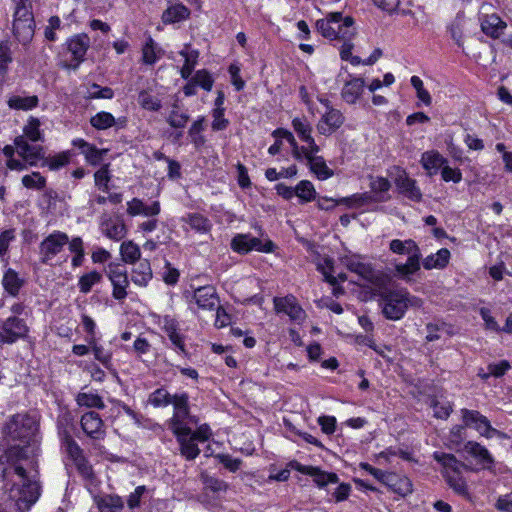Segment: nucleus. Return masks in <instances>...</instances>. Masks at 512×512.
I'll use <instances>...</instances> for the list:
<instances>
[{
    "instance_id": "1",
    "label": "nucleus",
    "mask_w": 512,
    "mask_h": 512,
    "mask_svg": "<svg viewBox=\"0 0 512 512\" xmlns=\"http://www.w3.org/2000/svg\"><path fill=\"white\" fill-rule=\"evenodd\" d=\"M37 432L38 421L35 416L27 412L10 416L2 428L4 438L14 444L6 452L7 459L12 462L11 466L9 468L0 466V471L5 479L11 473L19 478L18 486L13 487L9 494L19 512L28 511L40 495V486L36 480L37 472L29 475L27 469L18 463L23 460L33 466V458L38 450Z\"/></svg>"
},
{
    "instance_id": "2",
    "label": "nucleus",
    "mask_w": 512,
    "mask_h": 512,
    "mask_svg": "<svg viewBox=\"0 0 512 512\" xmlns=\"http://www.w3.org/2000/svg\"><path fill=\"white\" fill-rule=\"evenodd\" d=\"M354 272L372 284L371 296H379L382 313L389 320H400L409 307L420 308L423 305L422 299L410 294L406 288L386 287L384 276L369 264L354 261Z\"/></svg>"
},
{
    "instance_id": "3",
    "label": "nucleus",
    "mask_w": 512,
    "mask_h": 512,
    "mask_svg": "<svg viewBox=\"0 0 512 512\" xmlns=\"http://www.w3.org/2000/svg\"><path fill=\"white\" fill-rule=\"evenodd\" d=\"M317 30L325 38L343 42L340 56L344 61H350L352 57V17H343L341 12H333L316 22Z\"/></svg>"
},
{
    "instance_id": "4",
    "label": "nucleus",
    "mask_w": 512,
    "mask_h": 512,
    "mask_svg": "<svg viewBox=\"0 0 512 512\" xmlns=\"http://www.w3.org/2000/svg\"><path fill=\"white\" fill-rule=\"evenodd\" d=\"M433 457L442 465V473L449 487L458 495L468 497V487L462 475L466 465L453 454L435 452Z\"/></svg>"
},
{
    "instance_id": "5",
    "label": "nucleus",
    "mask_w": 512,
    "mask_h": 512,
    "mask_svg": "<svg viewBox=\"0 0 512 512\" xmlns=\"http://www.w3.org/2000/svg\"><path fill=\"white\" fill-rule=\"evenodd\" d=\"M198 425V419L189 410V396L180 393L175 399L173 416L169 420V429L178 437L191 435L193 429Z\"/></svg>"
},
{
    "instance_id": "6",
    "label": "nucleus",
    "mask_w": 512,
    "mask_h": 512,
    "mask_svg": "<svg viewBox=\"0 0 512 512\" xmlns=\"http://www.w3.org/2000/svg\"><path fill=\"white\" fill-rule=\"evenodd\" d=\"M34 19L32 12L25 4H17L14 13L13 33L23 45H27L34 36Z\"/></svg>"
},
{
    "instance_id": "7",
    "label": "nucleus",
    "mask_w": 512,
    "mask_h": 512,
    "mask_svg": "<svg viewBox=\"0 0 512 512\" xmlns=\"http://www.w3.org/2000/svg\"><path fill=\"white\" fill-rule=\"evenodd\" d=\"M29 326L25 319L9 316L0 323V344L11 345L19 340H25L29 335Z\"/></svg>"
},
{
    "instance_id": "8",
    "label": "nucleus",
    "mask_w": 512,
    "mask_h": 512,
    "mask_svg": "<svg viewBox=\"0 0 512 512\" xmlns=\"http://www.w3.org/2000/svg\"><path fill=\"white\" fill-rule=\"evenodd\" d=\"M462 421L466 427L475 429L481 436L506 438V434L492 427L488 418L477 410L461 409Z\"/></svg>"
},
{
    "instance_id": "9",
    "label": "nucleus",
    "mask_w": 512,
    "mask_h": 512,
    "mask_svg": "<svg viewBox=\"0 0 512 512\" xmlns=\"http://www.w3.org/2000/svg\"><path fill=\"white\" fill-rule=\"evenodd\" d=\"M106 275L113 287L112 296L116 300H124L128 295L127 288L129 286L126 268L120 263L111 262L107 266Z\"/></svg>"
},
{
    "instance_id": "10",
    "label": "nucleus",
    "mask_w": 512,
    "mask_h": 512,
    "mask_svg": "<svg viewBox=\"0 0 512 512\" xmlns=\"http://www.w3.org/2000/svg\"><path fill=\"white\" fill-rule=\"evenodd\" d=\"M66 244H68V235L66 233L60 231L51 233L39 246L42 262H49L60 253Z\"/></svg>"
},
{
    "instance_id": "11",
    "label": "nucleus",
    "mask_w": 512,
    "mask_h": 512,
    "mask_svg": "<svg viewBox=\"0 0 512 512\" xmlns=\"http://www.w3.org/2000/svg\"><path fill=\"white\" fill-rule=\"evenodd\" d=\"M231 247L234 251L244 254L252 250L271 252L274 244L271 241H267L263 244L260 239L249 234H238L232 239Z\"/></svg>"
},
{
    "instance_id": "12",
    "label": "nucleus",
    "mask_w": 512,
    "mask_h": 512,
    "mask_svg": "<svg viewBox=\"0 0 512 512\" xmlns=\"http://www.w3.org/2000/svg\"><path fill=\"white\" fill-rule=\"evenodd\" d=\"M17 155L24 159L29 166H37L44 159V148L41 145L29 144L24 136H18L14 140Z\"/></svg>"
},
{
    "instance_id": "13",
    "label": "nucleus",
    "mask_w": 512,
    "mask_h": 512,
    "mask_svg": "<svg viewBox=\"0 0 512 512\" xmlns=\"http://www.w3.org/2000/svg\"><path fill=\"white\" fill-rule=\"evenodd\" d=\"M192 300L198 309L203 311H214L220 303L216 288L212 285L196 288L193 291Z\"/></svg>"
},
{
    "instance_id": "14",
    "label": "nucleus",
    "mask_w": 512,
    "mask_h": 512,
    "mask_svg": "<svg viewBox=\"0 0 512 512\" xmlns=\"http://www.w3.org/2000/svg\"><path fill=\"white\" fill-rule=\"evenodd\" d=\"M81 428L92 439L101 440L106 435L103 420L94 411L87 412L81 416Z\"/></svg>"
},
{
    "instance_id": "15",
    "label": "nucleus",
    "mask_w": 512,
    "mask_h": 512,
    "mask_svg": "<svg viewBox=\"0 0 512 512\" xmlns=\"http://www.w3.org/2000/svg\"><path fill=\"white\" fill-rule=\"evenodd\" d=\"M273 302L276 312L288 315L291 320L300 321L305 316L304 310L292 295L286 297H275Z\"/></svg>"
},
{
    "instance_id": "16",
    "label": "nucleus",
    "mask_w": 512,
    "mask_h": 512,
    "mask_svg": "<svg viewBox=\"0 0 512 512\" xmlns=\"http://www.w3.org/2000/svg\"><path fill=\"white\" fill-rule=\"evenodd\" d=\"M480 25L482 32L493 39L500 38L507 27L506 22L495 13L482 16Z\"/></svg>"
},
{
    "instance_id": "17",
    "label": "nucleus",
    "mask_w": 512,
    "mask_h": 512,
    "mask_svg": "<svg viewBox=\"0 0 512 512\" xmlns=\"http://www.w3.org/2000/svg\"><path fill=\"white\" fill-rule=\"evenodd\" d=\"M90 47V38L87 34H77L67 41V49L72 54L73 59L76 61L74 68L84 61V57L88 48Z\"/></svg>"
},
{
    "instance_id": "18",
    "label": "nucleus",
    "mask_w": 512,
    "mask_h": 512,
    "mask_svg": "<svg viewBox=\"0 0 512 512\" xmlns=\"http://www.w3.org/2000/svg\"><path fill=\"white\" fill-rule=\"evenodd\" d=\"M161 211L159 201H153L151 204H145L139 198H133L127 202V214L130 216L142 215L145 217H155Z\"/></svg>"
},
{
    "instance_id": "19",
    "label": "nucleus",
    "mask_w": 512,
    "mask_h": 512,
    "mask_svg": "<svg viewBox=\"0 0 512 512\" xmlns=\"http://www.w3.org/2000/svg\"><path fill=\"white\" fill-rule=\"evenodd\" d=\"M102 233L111 240L120 241L127 233L124 222L120 219L104 217L100 223Z\"/></svg>"
},
{
    "instance_id": "20",
    "label": "nucleus",
    "mask_w": 512,
    "mask_h": 512,
    "mask_svg": "<svg viewBox=\"0 0 512 512\" xmlns=\"http://www.w3.org/2000/svg\"><path fill=\"white\" fill-rule=\"evenodd\" d=\"M395 184L399 192L410 200L419 202L422 199V193L417 187L416 181L409 178L405 172L396 177Z\"/></svg>"
},
{
    "instance_id": "21",
    "label": "nucleus",
    "mask_w": 512,
    "mask_h": 512,
    "mask_svg": "<svg viewBox=\"0 0 512 512\" xmlns=\"http://www.w3.org/2000/svg\"><path fill=\"white\" fill-rule=\"evenodd\" d=\"M343 124V116L340 111L330 109L327 111L319 121L317 129L320 134L329 135L333 133Z\"/></svg>"
},
{
    "instance_id": "22",
    "label": "nucleus",
    "mask_w": 512,
    "mask_h": 512,
    "mask_svg": "<svg viewBox=\"0 0 512 512\" xmlns=\"http://www.w3.org/2000/svg\"><path fill=\"white\" fill-rule=\"evenodd\" d=\"M73 145L81 150V153L84 154L87 162L91 165L99 164L103 156L108 152L107 149H98L83 139H75Z\"/></svg>"
},
{
    "instance_id": "23",
    "label": "nucleus",
    "mask_w": 512,
    "mask_h": 512,
    "mask_svg": "<svg viewBox=\"0 0 512 512\" xmlns=\"http://www.w3.org/2000/svg\"><path fill=\"white\" fill-rule=\"evenodd\" d=\"M421 253L420 249L409 255L406 263L395 265V276L408 280L410 275H413L420 269Z\"/></svg>"
},
{
    "instance_id": "24",
    "label": "nucleus",
    "mask_w": 512,
    "mask_h": 512,
    "mask_svg": "<svg viewBox=\"0 0 512 512\" xmlns=\"http://www.w3.org/2000/svg\"><path fill=\"white\" fill-rule=\"evenodd\" d=\"M464 450L472 457L477 459L478 462L485 468H490L494 463V459L490 452L486 449V447L478 442L468 441L464 445Z\"/></svg>"
},
{
    "instance_id": "25",
    "label": "nucleus",
    "mask_w": 512,
    "mask_h": 512,
    "mask_svg": "<svg viewBox=\"0 0 512 512\" xmlns=\"http://www.w3.org/2000/svg\"><path fill=\"white\" fill-rule=\"evenodd\" d=\"M297 470L303 474L310 475L313 477L314 482L319 486L323 487L328 483H337L338 477L335 473H326L321 471L317 467L313 466H303L298 464Z\"/></svg>"
},
{
    "instance_id": "26",
    "label": "nucleus",
    "mask_w": 512,
    "mask_h": 512,
    "mask_svg": "<svg viewBox=\"0 0 512 512\" xmlns=\"http://www.w3.org/2000/svg\"><path fill=\"white\" fill-rule=\"evenodd\" d=\"M446 163L447 159L435 150L424 152L421 157L423 168L427 170L428 174L431 176L437 174L438 170Z\"/></svg>"
},
{
    "instance_id": "27",
    "label": "nucleus",
    "mask_w": 512,
    "mask_h": 512,
    "mask_svg": "<svg viewBox=\"0 0 512 512\" xmlns=\"http://www.w3.org/2000/svg\"><path fill=\"white\" fill-rule=\"evenodd\" d=\"M2 284L8 294L17 296L24 284V280L19 277L16 271L9 268L3 275Z\"/></svg>"
},
{
    "instance_id": "28",
    "label": "nucleus",
    "mask_w": 512,
    "mask_h": 512,
    "mask_svg": "<svg viewBox=\"0 0 512 512\" xmlns=\"http://www.w3.org/2000/svg\"><path fill=\"white\" fill-rule=\"evenodd\" d=\"M152 279V270L149 261H141L136 268L132 270L131 280L134 284L144 287Z\"/></svg>"
},
{
    "instance_id": "29",
    "label": "nucleus",
    "mask_w": 512,
    "mask_h": 512,
    "mask_svg": "<svg viewBox=\"0 0 512 512\" xmlns=\"http://www.w3.org/2000/svg\"><path fill=\"white\" fill-rule=\"evenodd\" d=\"M180 446V453L187 460H194L200 453L196 439L192 435L176 438Z\"/></svg>"
},
{
    "instance_id": "30",
    "label": "nucleus",
    "mask_w": 512,
    "mask_h": 512,
    "mask_svg": "<svg viewBox=\"0 0 512 512\" xmlns=\"http://www.w3.org/2000/svg\"><path fill=\"white\" fill-rule=\"evenodd\" d=\"M450 259V251L446 248L438 250L436 254L427 256L423 260V267L427 270L434 268L442 269L446 267Z\"/></svg>"
},
{
    "instance_id": "31",
    "label": "nucleus",
    "mask_w": 512,
    "mask_h": 512,
    "mask_svg": "<svg viewBox=\"0 0 512 512\" xmlns=\"http://www.w3.org/2000/svg\"><path fill=\"white\" fill-rule=\"evenodd\" d=\"M189 15V9L185 5L179 3L168 7L163 12L162 20L164 23H176L187 19Z\"/></svg>"
},
{
    "instance_id": "32",
    "label": "nucleus",
    "mask_w": 512,
    "mask_h": 512,
    "mask_svg": "<svg viewBox=\"0 0 512 512\" xmlns=\"http://www.w3.org/2000/svg\"><path fill=\"white\" fill-rule=\"evenodd\" d=\"M38 103L39 99L36 95H13L8 100L10 108L24 111L37 107Z\"/></svg>"
},
{
    "instance_id": "33",
    "label": "nucleus",
    "mask_w": 512,
    "mask_h": 512,
    "mask_svg": "<svg viewBox=\"0 0 512 512\" xmlns=\"http://www.w3.org/2000/svg\"><path fill=\"white\" fill-rule=\"evenodd\" d=\"M179 395H171L166 389L158 388L149 395L148 402L154 407H166L170 404L174 406L175 399Z\"/></svg>"
},
{
    "instance_id": "34",
    "label": "nucleus",
    "mask_w": 512,
    "mask_h": 512,
    "mask_svg": "<svg viewBox=\"0 0 512 512\" xmlns=\"http://www.w3.org/2000/svg\"><path fill=\"white\" fill-rule=\"evenodd\" d=\"M162 56V51L158 48L152 37H148L142 48V62L146 65L155 64Z\"/></svg>"
},
{
    "instance_id": "35",
    "label": "nucleus",
    "mask_w": 512,
    "mask_h": 512,
    "mask_svg": "<svg viewBox=\"0 0 512 512\" xmlns=\"http://www.w3.org/2000/svg\"><path fill=\"white\" fill-rule=\"evenodd\" d=\"M387 485L392 490L402 496H405L412 492V484L406 477H400L396 474L387 475Z\"/></svg>"
},
{
    "instance_id": "36",
    "label": "nucleus",
    "mask_w": 512,
    "mask_h": 512,
    "mask_svg": "<svg viewBox=\"0 0 512 512\" xmlns=\"http://www.w3.org/2000/svg\"><path fill=\"white\" fill-rule=\"evenodd\" d=\"M180 55L184 57L185 62L181 68V76L184 79H188L197 64L199 52L197 50H188V47L180 51Z\"/></svg>"
},
{
    "instance_id": "37",
    "label": "nucleus",
    "mask_w": 512,
    "mask_h": 512,
    "mask_svg": "<svg viewBox=\"0 0 512 512\" xmlns=\"http://www.w3.org/2000/svg\"><path fill=\"white\" fill-rule=\"evenodd\" d=\"M307 164L311 172H313L320 180H326L333 175V171L326 165L323 157H310Z\"/></svg>"
},
{
    "instance_id": "38",
    "label": "nucleus",
    "mask_w": 512,
    "mask_h": 512,
    "mask_svg": "<svg viewBox=\"0 0 512 512\" xmlns=\"http://www.w3.org/2000/svg\"><path fill=\"white\" fill-rule=\"evenodd\" d=\"M200 479L203 483L204 491L206 492L210 491L214 494H220L226 492L228 489V484L225 481L210 476L205 472L201 473Z\"/></svg>"
},
{
    "instance_id": "39",
    "label": "nucleus",
    "mask_w": 512,
    "mask_h": 512,
    "mask_svg": "<svg viewBox=\"0 0 512 512\" xmlns=\"http://www.w3.org/2000/svg\"><path fill=\"white\" fill-rule=\"evenodd\" d=\"M318 269L322 273L324 280L333 287L334 295L338 296L343 293L342 288L337 286V278L333 275L334 267L331 259H325L323 264L318 265Z\"/></svg>"
},
{
    "instance_id": "40",
    "label": "nucleus",
    "mask_w": 512,
    "mask_h": 512,
    "mask_svg": "<svg viewBox=\"0 0 512 512\" xmlns=\"http://www.w3.org/2000/svg\"><path fill=\"white\" fill-rule=\"evenodd\" d=\"M122 260L128 264H134L141 257L140 248L133 241H124L120 246Z\"/></svg>"
},
{
    "instance_id": "41",
    "label": "nucleus",
    "mask_w": 512,
    "mask_h": 512,
    "mask_svg": "<svg viewBox=\"0 0 512 512\" xmlns=\"http://www.w3.org/2000/svg\"><path fill=\"white\" fill-rule=\"evenodd\" d=\"M76 402L80 407L103 409L105 404L102 398L93 393L82 392L76 396Z\"/></svg>"
},
{
    "instance_id": "42",
    "label": "nucleus",
    "mask_w": 512,
    "mask_h": 512,
    "mask_svg": "<svg viewBox=\"0 0 512 512\" xmlns=\"http://www.w3.org/2000/svg\"><path fill=\"white\" fill-rule=\"evenodd\" d=\"M102 278V274L97 271H91L82 275L78 280L80 292L84 294L89 293L94 285L102 281Z\"/></svg>"
},
{
    "instance_id": "43",
    "label": "nucleus",
    "mask_w": 512,
    "mask_h": 512,
    "mask_svg": "<svg viewBox=\"0 0 512 512\" xmlns=\"http://www.w3.org/2000/svg\"><path fill=\"white\" fill-rule=\"evenodd\" d=\"M123 507L124 502L118 495H109L98 503L100 512H120Z\"/></svg>"
},
{
    "instance_id": "44",
    "label": "nucleus",
    "mask_w": 512,
    "mask_h": 512,
    "mask_svg": "<svg viewBox=\"0 0 512 512\" xmlns=\"http://www.w3.org/2000/svg\"><path fill=\"white\" fill-rule=\"evenodd\" d=\"M184 220L190 225V227L193 230L199 233H207L210 231L211 224L209 220L201 214H189Z\"/></svg>"
},
{
    "instance_id": "45",
    "label": "nucleus",
    "mask_w": 512,
    "mask_h": 512,
    "mask_svg": "<svg viewBox=\"0 0 512 512\" xmlns=\"http://www.w3.org/2000/svg\"><path fill=\"white\" fill-rule=\"evenodd\" d=\"M22 136H24L27 141H42L43 136L40 131V121L37 118L31 117L28 123L24 126Z\"/></svg>"
},
{
    "instance_id": "46",
    "label": "nucleus",
    "mask_w": 512,
    "mask_h": 512,
    "mask_svg": "<svg viewBox=\"0 0 512 512\" xmlns=\"http://www.w3.org/2000/svg\"><path fill=\"white\" fill-rule=\"evenodd\" d=\"M390 250L395 254H412L415 251H418L419 247L415 243V241L408 239L405 241H401L399 239H394L390 242Z\"/></svg>"
},
{
    "instance_id": "47",
    "label": "nucleus",
    "mask_w": 512,
    "mask_h": 512,
    "mask_svg": "<svg viewBox=\"0 0 512 512\" xmlns=\"http://www.w3.org/2000/svg\"><path fill=\"white\" fill-rule=\"evenodd\" d=\"M70 153L68 151L61 152L57 155L45 157L42 159L41 166H47L50 170H57L69 163Z\"/></svg>"
},
{
    "instance_id": "48",
    "label": "nucleus",
    "mask_w": 512,
    "mask_h": 512,
    "mask_svg": "<svg viewBox=\"0 0 512 512\" xmlns=\"http://www.w3.org/2000/svg\"><path fill=\"white\" fill-rule=\"evenodd\" d=\"M463 28L464 17L461 14H457L455 19L448 26V31L450 33L451 38L459 47L463 45Z\"/></svg>"
},
{
    "instance_id": "49",
    "label": "nucleus",
    "mask_w": 512,
    "mask_h": 512,
    "mask_svg": "<svg viewBox=\"0 0 512 512\" xmlns=\"http://www.w3.org/2000/svg\"><path fill=\"white\" fill-rule=\"evenodd\" d=\"M315 188L310 181L302 180L295 187V195L301 202H310L315 197Z\"/></svg>"
},
{
    "instance_id": "50",
    "label": "nucleus",
    "mask_w": 512,
    "mask_h": 512,
    "mask_svg": "<svg viewBox=\"0 0 512 512\" xmlns=\"http://www.w3.org/2000/svg\"><path fill=\"white\" fill-rule=\"evenodd\" d=\"M90 124L98 130H105L115 124V118L111 113L102 111L91 117Z\"/></svg>"
},
{
    "instance_id": "51",
    "label": "nucleus",
    "mask_w": 512,
    "mask_h": 512,
    "mask_svg": "<svg viewBox=\"0 0 512 512\" xmlns=\"http://www.w3.org/2000/svg\"><path fill=\"white\" fill-rule=\"evenodd\" d=\"M111 180V175L109 172V165L106 164L98 169L94 174L95 185L105 193L109 192V183Z\"/></svg>"
},
{
    "instance_id": "52",
    "label": "nucleus",
    "mask_w": 512,
    "mask_h": 512,
    "mask_svg": "<svg viewBox=\"0 0 512 512\" xmlns=\"http://www.w3.org/2000/svg\"><path fill=\"white\" fill-rule=\"evenodd\" d=\"M138 103L143 109L150 111H158L161 108V101L145 90L139 93Z\"/></svg>"
},
{
    "instance_id": "53",
    "label": "nucleus",
    "mask_w": 512,
    "mask_h": 512,
    "mask_svg": "<svg viewBox=\"0 0 512 512\" xmlns=\"http://www.w3.org/2000/svg\"><path fill=\"white\" fill-rule=\"evenodd\" d=\"M292 126L295 132L297 133L298 137L303 142H306L312 137V127L305 118H294L292 121Z\"/></svg>"
},
{
    "instance_id": "54",
    "label": "nucleus",
    "mask_w": 512,
    "mask_h": 512,
    "mask_svg": "<svg viewBox=\"0 0 512 512\" xmlns=\"http://www.w3.org/2000/svg\"><path fill=\"white\" fill-rule=\"evenodd\" d=\"M21 182L28 189L41 190L46 186V179L39 172L24 175Z\"/></svg>"
},
{
    "instance_id": "55",
    "label": "nucleus",
    "mask_w": 512,
    "mask_h": 512,
    "mask_svg": "<svg viewBox=\"0 0 512 512\" xmlns=\"http://www.w3.org/2000/svg\"><path fill=\"white\" fill-rule=\"evenodd\" d=\"M337 83L339 85H343L342 95L347 101H349V97H352V75L349 73L347 67L341 68L337 76Z\"/></svg>"
},
{
    "instance_id": "56",
    "label": "nucleus",
    "mask_w": 512,
    "mask_h": 512,
    "mask_svg": "<svg viewBox=\"0 0 512 512\" xmlns=\"http://www.w3.org/2000/svg\"><path fill=\"white\" fill-rule=\"evenodd\" d=\"M355 342L357 344L368 346L372 349H374L379 355L382 357H386L385 351H391V348L389 346L383 345V346H376L374 344L373 335H362L358 334L355 336Z\"/></svg>"
},
{
    "instance_id": "57",
    "label": "nucleus",
    "mask_w": 512,
    "mask_h": 512,
    "mask_svg": "<svg viewBox=\"0 0 512 512\" xmlns=\"http://www.w3.org/2000/svg\"><path fill=\"white\" fill-rule=\"evenodd\" d=\"M189 116L186 113L180 112L178 106L174 105L167 122L174 128H183L186 126Z\"/></svg>"
},
{
    "instance_id": "58",
    "label": "nucleus",
    "mask_w": 512,
    "mask_h": 512,
    "mask_svg": "<svg viewBox=\"0 0 512 512\" xmlns=\"http://www.w3.org/2000/svg\"><path fill=\"white\" fill-rule=\"evenodd\" d=\"M113 90L109 87H100L97 84H92L87 91L86 98L88 99H111L113 98Z\"/></svg>"
},
{
    "instance_id": "59",
    "label": "nucleus",
    "mask_w": 512,
    "mask_h": 512,
    "mask_svg": "<svg viewBox=\"0 0 512 512\" xmlns=\"http://www.w3.org/2000/svg\"><path fill=\"white\" fill-rule=\"evenodd\" d=\"M202 121V119L195 121L189 129V136L196 148H200L205 143V138L201 135V131L203 130Z\"/></svg>"
},
{
    "instance_id": "60",
    "label": "nucleus",
    "mask_w": 512,
    "mask_h": 512,
    "mask_svg": "<svg viewBox=\"0 0 512 512\" xmlns=\"http://www.w3.org/2000/svg\"><path fill=\"white\" fill-rule=\"evenodd\" d=\"M92 347L95 358L101 362L106 368L111 366V353L106 351L102 346L98 345L95 340L88 341Z\"/></svg>"
},
{
    "instance_id": "61",
    "label": "nucleus",
    "mask_w": 512,
    "mask_h": 512,
    "mask_svg": "<svg viewBox=\"0 0 512 512\" xmlns=\"http://www.w3.org/2000/svg\"><path fill=\"white\" fill-rule=\"evenodd\" d=\"M148 492V489L144 485L137 486L133 492H131L127 498V505L130 509H134L140 506L141 499Z\"/></svg>"
},
{
    "instance_id": "62",
    "label": "nucleus",
    "mask_w": 512,
    "mask_h": 512,
    "mask_svg": "<svg viewBox=\"0 0 512 512\" xmlns=\"http://www.w3.org/2000/svg\"><path fill=\"white\" fill-rule=\"evenodd\" d=\"M193 82L206 91H210L213 86V79L206 70H199L193 77Z\"/></svg>"
},
{
    "instance_id": "63",
    "label": "nucleus",
    "mask_w": 512,
    "mask_h": 512,
    "mask_svg": "<svg viewBox=\"0 0 512 512\" xmlns=\"http://www.w3.org/2000/svg\"><path fill=\"white\" fill-rule=\"evenodd\" d=\"M466 426L465 424L463 423V425H455L451 430H450V433H449V442L452 444V445H459L461 444L464 439L466 438V430H465Z\"/></svg>"
},
{
    "instance_id": "64",
    "label": "nucleus",
    "mask_w": 512,
    "mask_h": 512,
    "mask_svg": "<svg viewBox=\"0 0 512 512\" xmlns=\"http://www.w3.org/2000/svg\"><path fill=\"white\" fill-rule=\"evenodd\" d=\"M441 176L446 182L453 181L454 183H459L462 180L461 171L458 168H451L447 163L442 167Z\"/></svg>"
}]
</instances>
